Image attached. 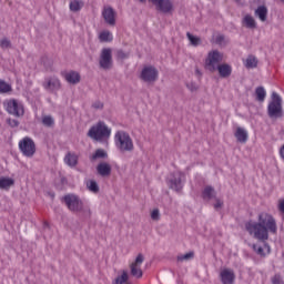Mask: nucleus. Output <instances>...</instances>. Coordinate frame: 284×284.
<instances>
[{"instance_id":"nucleus-1","label":"nucleus","mask_w":284,"mask_h":284,"mask_svg":"<svg viewBox=\"0 0 284 284\" xmlns=\"http://www.w3.org/2000/svg\"><path fill=\"white\" fill-rule=\"evenodd\" d=\"M245 230L248 232L250 236H253V239H256L257 241H267L270 239V233L276 234L278 226L272 214L260 213L257 222L248 221L245 223Z\"/></svg>"},{"instance_id":"nucleus-2","label":"nucleus","mask_w":284,"mask_h":284,"mask_svg":"<svg viewBox=\"0 0 284 284\" xmlns=\"http://www.w3.org/2000/svg\"><path fill=\"white\" fill-rule=\"evenodd\" d=\"M205 64L210 72L219 71V74L222 79H227L232 74V67L230 64H219L223 61V53L219 50H213L207 53L205 59Z\"/></svg>"},{"instance_id":"nucleus-3","label":"nucleus","mask_w":284,"mask_h":284,"mask_svg":"<svg viewBox=\"0 0 284 284\" xmlns=\"http://www.w3.org/2000/svg\"><path fill=\"white\" fill-rule=\"evenodd\" d=\"M63 201L70 212H81L84 219H90L92 216V211L89 209V206L83 205V201H81V197H79V195H64Z\"/></svg>"},{"instance_id":"nucleus-4","label":"nucleus","mask_w":284,"mask_h":284,"mask_svg":"<svg viewBox=\"0 0 284 284\" xmlns=\"http://www.w3.org/2000/svg\"><path fill=\"white\" fill-rule=\"evenodd\" d=\"M114 145L121 154L125 152H134V140L130 136V133L123 130H119L114 134Z\"/></svg>"},{"instance_id":"nucleus-5","label":"nucleus","mask_w":284,"mask_h":284,"mask_svg":"<svg viewBox=\"0 0 284 284\" xmlns=\"http://www.w3.org/2000/svg\"><path fill=\"white\" fill-rule=\"evenodd\" d=\"M267 115L270 119H283V98L276 91L271 94V101L267 105Z\"/></svg>"},{"instance_id":"nucleus-6","label":"nucleus","mask_w":284,"mask_h":284,"mask_svg":"<svg viewBox=\"0 0 284 284\" xmlns=\"http://www.w3.org/2000/svg\"><path fill=\"white\" fill-rule=\"evenodd\" d=\"M111 135L112 129H110L108 124H105V122L103 121H100L91 126L88 132V136L93 141H105L110 139Z\"/></svg>"},{"instance_id":"nucleus-7","label":"nucleus","mask_w":284,"mask_h":284,"mask_svg":"<svg viewBox=\"0 0 284 284\" xmlns=\"http://www.w3.org/2000/svg\"><path fill=\"white\" fill-rule=\"evenodd\" d=\"M184 181H185V173L176 171L170 174L166 183L170 190H174V192H181V190H183Z\"/></svg>"},{"instance_id":"nucleus-8","label":"nucleus","mask_w":284,"mask_h":284,"mask_svg":"<svg viewBox=\"0 0 284 284\" xmlns=\"http://www.w3.org/2000/svg\"><path fill=\"white\" fill-rule=\"evenodd\" d=\"M140 80L144 83H156L159 81V69L154 65H144L140 73Z\"/></svg>"},{"instance_id":"nucleus-9","label":"nucleus","mask_w":284,"mask_h":284,"mask_svg":"<svg viewBox=\"0 0 284 284\" xmlns=\"http://www.w3.org/2000/svg\"><path fill=\"white\" fill-rule=\"evenodd\" d=\"M18 146L23 156H34V152H37L34 140L28 136L20 140Z\"/></svg>"},{"instance_id":"nucleus-10","label":"nucleus","mask_w":284,"mask_h":284,"mask_svg":"<svg viewBox=\"0 0 284 284\" xmlns=\"http://www.w3.org/2000/svg\"><path fill=\"white\" fill-rule=\"evenodd\" d=\"M4 110L9 113L12 114L13 116H23L24 114V109H23V104H21V102L11 99V100H7L4 102Z\"/></svg>"},{"instance_id":"nucleus-11","label":"nucleus","mask_w":284,"mask_h":284,"mask_svg":"<svg viewBox=\"0 0 284 284\" xmlns=\"http://www.w3.org/2000/svg\"><path fill=\"white\" fill-rule=\"evenodd\" d=\"M143 261H145V256L139 253L134 262L130 264L131 276H133V278H143V270H141Z\"/></svg>"},{"instance_id":"nucleus-12","label":"nucleus","mask_w":284,"mask_h":284,"mask_svg":"<svg viewBox=\"0 0 284 284\" xmlns=\"http://www.w3.org/2000/svg\"><path fill=\"white\" fill-rule=\"evenodd\" d=\"M99 64L102 70L112 69V49L104 48L101 50Z\"/></svg>"},{"instance_id":"nucleus-13","label":"nucleus","mask_w":284,"mask_h":284,"mask_svg":"<svg viewBox=\"0 0 284 284\" xmlns=\"http://www.w3.org/2000/svg\"><path fill=\"white\" fill-rule=\"evenodd\" d=\"M153 6H155L159 12H163L164 14H170V12L174 11V3L172 0H149Z\"/></svg>"},{"instance_id":"nucleus-14","label":"nucleus","mask_w":284,"mask_h":284,"mask_svg":"<svg viewBox=\"0 0 284 284\" xmlns=\"http://www.w3.org/2000/svg\"><path fill=\"white\" fill-rule=\"evenodd\" d=\"M43 88L48 92H59L61 90V81L57 77L47 78L43 82Z\"/></svg>"},{"instance_id":"nucleus-15","label":"nucleus","mask_w":284,"mask_h":284,"mask_svg":"<svg viewBox=\"0 0 284 284\" xmlns=\"http://www.w3.org/2000/svg\"><path fill=\"white\" fill-rule=\"evenodd\" d=\"M102 17L108 26H116V11L112 7H104L102 10Z\"/></svg>"},{"instance_id":"nucleus-16","label":"nucleus","mask_w":284,"mask_h":284,"mask_svg":"<svg viewBox=\"0 0 284 284\" xmlns=\"http://www.w3.org/2000/svg\"><path fill=\"white\" fill-rule=\"evenodd\" d=\"M220 281L222 284H234L236 281V274L232 268H223L220 272Z\"/></svg>"},{"instance_id":"nucleus-17","label":"nucleus","mask_w":284,"mask_h":284,"mask_svg":"<svg viewBox=\"0 0 284 284\" xmlns=\"http://www.w3.org/2000/svg\"><path fill=\"white\" fill-rule=\"evenodd\" d=\"M64 77L65 82L70 83L71 85H77V83H81V74L77 71H64L62 73Z\"/></svg>"},{"instance_id":"nucleus-18","label":"nucleus","mask_w":284,"mask_h":284,"mask_svg":"<svg viewBox=\"0 0 284 284\" xmlns=\"http://www.w3.org/2000/svg\"><path fill=\"white\" fill-rule=\"evenodd\" d=\"M262 243H264V247L258 246V244H253L252 250L255 252V254H257V256L265 257L267 254H271L272 248L270 247L267 241H262Z\"/></svg>"},{"instance_id":"nucleus-19","label":"nucleus","mask_w":284,"mask_h":284,"mask_svg":"<svg viewBox=\"0 0 284 284\" xmlns=\"http://www.w3.org/2000/svg\"><path fill=\"white\" fill-rule=\"evenodd\" d=\"M97 173L99 176L108 178L110 174H112V165L108 162H100L97 165Z\"/></svg>"},{"instance_id":"nucleus-20","label":"nucleus","mask_w":284,"mask_h":284,"mask_svg":"<svg viewBox=\"0 0 284 284\" xmlns=\"http://www.w3.org/2000/svg\"><path fill=\"white\" fill-rule=\"evenodd\" d=\"M202 199L204 201H212V199H216V190H214V186L207 185L202 191Z\"/></svg>"},{"instance_id":"nucleus-21","label":"nucleus","mask_w":284,"mask_h":284,"mask_svg":"<svg viewBox=\"0 0 284 284\" xmlns=\"http://www.w3.org/2000/svg\"><path fill=\"white\" fill-rule=\"evenodd\" d=\"M234 136L239 143H247L248 134L247 130L239 126L234 133Z\"/></svg>"},{"instance_id":"nucleus-22","label":"nucleus","mask_w":284,"mask_h":284,"mask_svg":"<svg viewBox=\"0 0 284 284\" xmlns=\"http://www.w3.org/2000/svg\"><path fill=\"white\" fill-rule=\"evenodd\" d=\"M64 163L69 168H77V165H79V155L70 152L67 153L64 156Z\"/></svg>"},{"instance_id":"nucleus-23","label":"nucleus","mask_w":284,"mask_h":284,"mask_svg":"<svg viewBox=\"0 0 284 284\" xmlns=\"http://www.w3.org/2000/svg\"><path fill=\"white\" fill-rule=\"evenodd\" d=\"M267 7L265 6H260L255 10V17L260 19V21L265 22L267 21Z\"/></svg>"},{"instance_id":"nucleus-24","label":"nucleus","mask_w":284,"mask_h":284,"mask_svg":"<svg viewBox=\"0 0 284 284\" xmlns=\"http://www.w3.org/2000/svg\"><path fill=\"white\" fill-rule=\"evenodd\" d=\"M14 185V180L12 178H0V190H10Z\"/></svg>"},{"instance_id":"nucleus-25","label":"nucleus","mask_w":284,"mask_h":284,"mask_svg":"<svg viewBox=\"0 0 284 284\" xmlns=\"http://www.w3.org/2000/svg\"><path fill=\"white\" fill-rule=\"evenodd\" d=\"M244 65L247 70H254V68H257L258 65V60H256V57L254 55H248L244 61Z\"/></svg>"},{"instance_id":"nucleus-26","label":"nucleus","mask_w":284,"mask_h":284,"mask_svg":"<svg viewBox=\"0 0 284 284\" xmlns=\"http://www.w3.org/2000/svg\"><path fill=\"white\" fill-rule=\"evenodd\" d=\"M255 97H256V101H258L260 103H263V101H265V97H267V91H265V88L263 87H257L255 89Z\"/></svg>"},{"instance_id":"nucleus-27","label":"nucleus","mask_w":284,"mask_h":284,"mask_svg":"<svg viewBox=\"0 0 284 284\" xmlns=\"http://www.w3.org/2000/svg\"><path fill=\"white\" fill-rule=\"evenodd\" d=\"M243 23L246 28H250L251 30H254V28H256V20H254V17H252L251 14H246L243 18Z\"/></svg>"},{"instance_id":"nucleus-28","label":"nucleus","mask_w":284,"mask_h":284,"mask_svg":"<svg viewBox=\"0 0 284 284\" xmlns=\"http://www.w3.org/2000/svg\"><path fill=\"white\" fill-rule=\"evenodd\" d=\"M69 8L71 12H79L81 8H83V1L82 0H72L69 4Z\"/></svg>"},{"instance_id":"nucleus-29","label":"nucleus","mask_w":284,"mask_h":284,"mask_svg":"<svg viewBox=\"0 0 284 284\" xmlns=\"http://www.w3.org/2000/svg\"><path fill=\"white\" fill-rule=\"evenodd\" d=\"M97 159H108V152L103 149L95 150L94 154L91 156V161H97Z\"/></svg>"},{"instance_id":"nucleus-30","label":"nucleus","mask_w":284,"mask_h":284,"mask_svg":"<svg viewBox=\"0 0 284 284\" xmlns=\"http://www.w3.org/2000/svg\"><path fill=\"white\" fill-rule=\"evenodd\" d=\"M112 33L110 31H102L100 34H99V40L102 42V43H108L110 41H112Z\"/></svg>"},{"instance_id":"nucleus-31","label":"nucleus","mask_w":284,"mask_h":284,"mask_svg":"<svg viewBox=\"0 0 284 284\" xmlns=\"http://www.w3.org/2000/svg\"><path fill=\"white\" fill-rule=\"evenodd\" d=\"M87 187L93 194H99V183H97V181L90 180L89 182H87Z\"/></svg>"},{"instance_id":"nucleus-32","label":"nucleus","mask_w":284,"mask_h":284,"mask_svg":"<svg viewBox=\"0 0 284 284\" xmlns=\"http://www.w3.org/2000/svg\"><path fill=\"white\" fill-rule=\"evenodd\" d=\"M186 37L191 43V45H194V48L201 45V38L193 36L192 33L187 32Z\"/></svg>"},{"instance_id":"nucleus-33","label":"nucleus","mask_w":284,"mask_h":284,"mask_svg":"<svg viewBox=\"0 0 284 284\" xmlns=\"http://www.w3.org/2000/svg\"><path fill=\"white\" fill-rule=\"evenodd\" d=\"M7 92H12V87L8 82L0 80V94H7Z\"/></svg>"},{"instance_id":"nucleus-34","label":"nucleus","mask_w":284,"mask_h":284,"mask_svg":"<svg viewBox=\"0 0 284 284\" xmlns=\"http://www.w3.org/2000/svg\"><path fill=\"white\" fill-rule=\"evenodd\" d=\"M42 124L45 128H54V118H52L51 115H44L42 118Z\"/></svg>"},{"instance_id":"nucleus-35","label":"nucleus","mask_w":284,"mask_h":284,"mask_svg":"<svg viewBox=\"0 0 284 284\" xmlns=\"http://www.w3.org/2000/svg\"><path fill=\"white\" fill-rule=\"evenodd\" d=\"M123 283H128V272L125 271L122 272V276H118L113 282V284H123Z\"/></svg>"},{"instance_id":"nucleus-36","label":"nucleus","mask_w":284,"mask_h":284,"mask_svg":"<svg viewBox=\"0 0 284 284\" xmlns=\"http://www.w3.org/2000/svg\"><path fill=\"white\" fill-rule=\"evenodd\" d=\"M191 258H194V252L185 253L184 255H179L178 261H190Z\"/></svg>"},{"instance_id":"nucleus-37","label":"nucleus","mask_w":284,"mask_h":284,"mask_svg":"<svg viewBox=\"0 0 284 284\" xmlns=\"http://www.w3.org/2000/svg\"><path fill=\"white\" fill-rule=\"evenodd\" d=\"M151 219L152 221H159V219H161V212L159 209H155L151 212Z\"/></svg>"},{"instance_id":"nucleus-38","label":"nucleus","mask_w":284,"mask_h":284,"mask_svg":"<svg viewBox=\"0 0 284 284\" xmlns=\"http://www.w3.org/2000/svg\"><path fill=\"white\" fill-rule=\"evenodd\" d=\"M215 43L217 45H225V36H223V34L216 36Z\"/></svg>"},{"instance_id":"nucleus-39","label":"nucleus","mask_w":284,"mask_h":284,"mask_svg":"<svg viewBox=\"0 0 284 284\" xmlns=\"http://www.w3.org/2000/svg\"><path fill=\"white\" fill-rule=\"evenodd\" d=\"M0 48H2V50H7V48H10V40H8L7 38L0 40Z\"/></svg>"},{"instance_id":"nucleus-40","label":"nucleus","mask_w":284,"mask_h":284,"mask_svg":"<svg viewBox=\"0 0 284 284\" xmlns=\"http://www.w3.org/2000/svg\"><path fill=\"white\" fill-rule=\"evenodd\" d=\"M186 88L190 90V92H196V90H199V85H196L194 82L187 83Z\"/></svg>"},{"instance_id":"nucleus-41","label":"nucleus","mask_w":284,"mask_h":284,"mask_svg":"<svg viewBox=\"0 0 284 284\" xmlns=\"http://www.w3.org/2000/svg\"><path fill=\"white\" fill-rule=\"evenodd\" d=\"M7 123L10 125V128H19V122L14 119H8Z\"/></svg>"},{"instance_id":"nucleus-42","label":"nucleus","mask_w":284,"mask_h":284,"mask_svg":"<svg viewBox=\"0 0 284 284\" xmlns=\"http://www.w3.org/2000/svg\"><path fill=\"white\" fill-rule=\"evenodd\" d=\"M93 110H103V102L101 101H95L92 103Z\"/></svg>"},{"instance_id":"nucleus-43","label":"nucleus","mask_w":284,"mask_h":284,"mask_svg":"<svg viewBox=\"0 0 284 284\" xmlns=\"http://www.w3.org/2000/svg\"><path fill=\"white\" fill-rule=\"evenodd\" d=\"M281 283H283V278H281L280 274L272 277V284H281Z\"/></svg>"},{"instance_id":"nucleus-44","label":"nucleus","mask_w":284,"mask_h":284,"mask_svg":"<svg viewBox=\"0 0 284 284\" xmlns=\"http://www.w3.org/2000/svg\"><path fill=\"white\" fill-rule=\"evenodd\" d=\"M220 207H223V201L220 199H215L214 209L220 210Z\"/></svg>"},{"instance_id":"nucleus-45","label":"nucleus","mask_w":284,"mask_h":284,"mask_svg":"<svg viewBox=\"0 0 284 284\" xmlns=\"http://www.w3.org/2000/svg\"><path fill=\"white\" fill-rule=\"evenodd\" d=\"M118 59H128V53H124L123 50L118 51Z\"/></svg>"},{"instance_id":"nucleus-46","label":"nucleus","mask_w":284,"mask_h":284,"mask_svg":"<svg viewBox=\"0 0 284 284\" xmlns=\"http://www.w3.org/2000/svg\"><path fill=\"white\" fill-rule=\"evenodd\" d=\"M280 156H281L282 161H284V144L280 149Z\"/></svg>"},{"instance_id":"nucleus-47","label":"nucleus","mask_w":284,"mask_h":284,"mask_svg":"<svg viewBox=\"0 0 284 284\" xmlns=\"http://www.w3.org/2000/svg\"><path fill=\"white\" fill-rule=\"evenodd\" d=\"M140 1V3H145V0H139Z\"/></svg>"},{"instance_id":"nucleus-48","label":"nucleus","mask_w":284,"mask_h":284,"mask_svg":"<svg viewBox=\"0 0 284 284\" xmlns=\"http://www.w3.org/2000/svg\"><path fill=\"white\" fill-rule=\"evenodd\" d=\"M280 1H282V3H284V0H280Z\"/></svg>"},{"instance_id":"nucleus-49","label":"nucleus","mask_w":284,"mask_h":284,"mask_svg":"<svg viewBox=\"0 0 284 284\" xmlns=\"http://www.w3.org/2000/svg\"><path fill=\"white\" fill-rule=\"evenodd\" d=\"M281 284H284L283 282Z\"/></svg>"}]
</instances>
